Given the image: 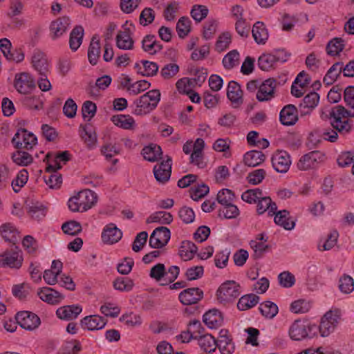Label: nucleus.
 <instances>
[{
	"label": "nucleus",
	"mask_w": 354,
	"mask_h": 354,
	"mask_svg": "<svg viewBox=\"0 0 354 354\" xmlns=\"http://www.w3.org/2000/svg\"><path fill=\"white\" fill-rule=\"evenodd\" d=\"M344 100L348 109L341 105L335 106L329 112V119L331 126L346 135L353 127L348 118H354V86H349L344 89Z\"/></svg>",
	"instance_id": "nucleus-1"
},
{
	"label": "nucleus",
	"mask_w": 354,
	"mask_h": 354,
	"mask_svg": "<svg viewBox=\"0 0 354 354\" xmlns=\"http://www.w3.org/2000/svg\"><path fill=\"white\" fill-rule=\"evenodd\" d=\"M160 92L158 89L149 91L133 101L132 113L136 115H145L157 107L160 101Z\"/></svg>",
	"instance_id": "nucleus-2"
},
{
	"label": "nucleus",
	"mask_w": 354,
	"mask_h": 354,
	"mask_svg": "<svg viewBox=\"0 0 354 354\" xmlns=\"http://www.w3.org/2000/svg\"><path fill=\"white\" fill-rule=\"evenodd\" d=\"M22 252L15 246L0 254V267L19 269L23 263Z\"/></svg>",
	"instance_id": "nucleus-3"
},
{
	"label": "nucleus",
	"mask_w": 354,
	"mask_h": 354,
	"mask_svg": "<svg viewBox=\"0 0 354 354\" xmlns=\"http://www.w3.org/2000/svg\"><path fill=\"white\" fill-rule=\"evenodd\" d=\"M240 286L234 281H227L217 290V299L221 303L234 301L240 295Z\"/></svg>",
	"instance_id": "nucleus-4"
},
{
	"label": "nucleus",
	"mask_w": 354,
	"mask_h": 354,
	"mask_svg": "<svg viewBox=\"0 0 354 354\" xmlns=\"http://www.w3.org/2000/svg\"><path fill=\"white\" fill-rule=\"evenodd\" d=\"M315 325L307 324L300 320H296L289 329V335L293 340L300 341L306 337H311L316 333Z\"/></svg>",
	"instance_id": "nucleus-5"
},
{
	"label": "nucleus",
	"mask_w": 354,
	"mask_h": 354,
	"mask_svg": "<svg viewBox=\"0 0 354 354\" xmlns=\"http://www.w3.org/2000/svg\"><path fill=\"white\" fill-rule=\"evenodd\" d=\"M13 85L18 93L27 95L35 88V81L29 73L21 72L15 74Z\"/></svg>",
	"instance_id": "nucleus-6"
},
{
	"label": "nucleus",
	"mask_w": 354,
	"mask_h": 354,
	"mask_svg": "<svg viewBox=\"0 0 354 354\" xmlns=\"http://www.w3.org/2000/svg\"><path fill=\"white\" fill-rule=\"evenodd\" d=\"M37 141L36 136L25 129H19L12 139V143L17 149L27 150L32 149Z\"/></svg>",
	"instance_id": "nucleus-7"
},
{
	"label": "nucleus",
	"mask_w": 354,
	"mask_h": 354,
	"mask_svg": "<svg viewBox=\"0 0 354 354\" xmlns=\"http://www.w3.org/2000/svg\"><path fill=\"white\" fill-rule=\"evenodd\" d=\"M340 312L339 310H329L322 318L319 329L322 337H327L332 333L339 319Z\"/></svg>",
	"instance_id": "nucleus-8"
},
{
	"label": "nucleus",
	"mask_w": 354,
	"mask_h": 354,
	"mask_svg": "<svg viewBox=\"0 0 354 354\" xmlns=\"http://www.w3.org/2000/svg\"><path fill=\"white\" fill-rule=\"evenodd\" d=\"M17 323L24 329L32 331L41 324L40 318L30 311H20L15 315Z\"/></svg>",
	"instance_id": "nucleus-9"
},
{
	"label": "nucleus",
	"mask_w": 354,
	"mask_h": 354,
	"mask_svg": "<svg viewBox=\"0 0 354 354\" xmlns=\"http://www.w3.org/2000/svg\"><path fill=\"white\" fill-rule=\"evenodd\" d=\"M324 155L319 151H310L302 156L299 160L297 167L301 171H307L318 167L323 162Z\"/></svg>",
	"instance_id": "nucleus-10"
},
{
	"label": "nucleus",
	"mask_w": 354,
	"mask_h": 354,
	"mask_svg": "<svg viewBox=\"0 0 354 354\" xmlns=\"http://www.w3.org/2000/svg\"><path fill=\"white\" fill-rule=\"evenodd\" d=\"M289 55L283 50H279L275 55L263 54L259 57L258 66L261 70L268 71L274 67L277 62H285L287 61Z\"/></svg>",
	"instance_id": "nucleus-11"
},
{
	"label": "nucleus",
	"mask_w": 354,
	"mask_h": 354,
	"mask_svg": "<svg viewBox=\"0 0 354 354\" xmlns=\"http://www.w3.org/2000/svg\"><path fill=\"white\" fill-rule=\"evenodd\" d=\"M171 236L170 230L166 227H156L149 238V245L156 249L161 248L167 245Z\"/></svg>",
	"instance_id": "nucleus-12"
},
{
	"label": "nucleus",
	"mask_w": 354,
	"mask_h": 354,
	"mask_svg": "<svg viewBox=\"0 0 354 354\" xmlns=\"http://www.w3.org/2000/svg\"><path fill=\"white\" fill-rule=\"evenodd\" d=\"M276 86V80L273 78H269L261 82L257 92V99L259 102H266L274 98Z\"/></svg>",
	"instance_id": "nucleus-13"
},
{
	"label": "nucleus",
	"mask_w": 354,
	"mask_h": 354,
	"mask_svg": "<svg viewBox=\"0 0 354 354\" xmlns=\"http://www.w3.org/2000/svg\"><path fill=\"white\" fill-rule=\"evenodd\" d=\"M271 161L273 168L279 173H286L291 165L290 156L286 151H277Z\"/></svg>",
	"instance_id": "nucleus-14"
},
{
	"label": "nucleus",
	"mask_w": 354,
	"mask_h": 354,
	"mask_svg": "<svg viewBox=\"0 0 354 354\" xmlns=\"http://www.w3.org/2000/svg\"><path fill=\"white\" fill-rule=\"evenodd\" d=\"M70 26L68 17H59L51 21L49 26L50 37L55 40L66 33Z\"/></svg>",
	"instance_id": "nucleus-15"
},
{
	"label": "nucleus",
	"mask_w": 354,
	"mask_h": 354,
	"mask_svg": "<svg viewBox=\"0 0 354 354\" xmlns=\"http://www.w3.org/2000/svg\"><path fill=\"white\" fill-rule=\"evenodd\" d=\"M171 174V159L168 158L153 167V174L156 180L161 184L169 181Z\"/></svg>",
	"instance_id": "nucleus-16"
},
{
	"label": "nucleus",
	"mask_w": 354,
	"mask_h": 354,
	"mask_svg": "<svg viewBox=\"0 0 354 354\" xmlns=\"http://www.w3.org/2000/svg\"><path fill=\"white\" fill-rule=\"evenodd\" d=\"M203 297V292L198 288H187L180 292L178 299L185 306L197 304Z\"/></svg>",
	"instance_id": "nucleus-17"
},
{
	"label": "nucleus",
	"mask_w": 354,
	"mask_h": 354,
	"mask_svg": "<svg viewBox=\"0 0 354 354\" xmlns=\"http://www.w3.org/2000/svg\"><path fill=\"white\" fill-rule=\"evenodd\" d=\"M37 295L43 301L51 305L59 304L64 298L62 293L49 287H43L38 289Z\"/></svg>",
	"instance_id": "nucleus-18"
},
{
	"label": "nucleus",
	"mask_w": 354,
	"mask_h": 354,
	"mask_svg": "<svg viewBox=\"0 0 354 354\" xmlns=\"http://www.w3.org/2000/svg\"><path fill=\"white\" fill-rule=\"evenodd\" d=\"M216 344L221 354H232L234 352V344L227 330H221Z\"/></svg>",
	"instance_id": "nucleus-19"
},
{
	"label": "nucleus",
	"mask_w": 354,
	"mask_h": 354,
	"mask_svg": "<svg viewBox=\"0 0 354 354\" xmlns=\"http://www.w3.org/2000/svg\"><path fill=\"white\" fill-rule=\"evenodd\" d=\"M32 64L33 68L40 75L46 76L49 72L48 62L46 55L39 51H35L32 57Z\"/></svg>",
	"instance_id": "nucleus-20"
},
{
	"label": "nucleus",
	"mask_w": 354,
	"mask_h": 354,
	"mask_svg": "<svg viewBox=\"0 0 354 354\" xmlns=\"http://www.w3.org/2000/svg\"><path fill=\"white\" fill-rule=\"evenodd\" d=\"M122 236V232L115 224L110 223L104 229L102 239L104 243L113 244L118 242Z\"/></svg>",
	"instance_id": "nucleus-21"
},
{
	"label": "nucleus",
	"mask_w": 354,
	"mask_h": 354,
	"mask_svg": "<svg viewBox=\"0 0 354 354\" xmlns=\"http://www.w3.org/2000/svg\"><path fill=\"white\" fill-rule=\"evenodd\" d=\"M106 320L100 315L86 316L81 320V326L84 329L88 330H100L103 328Z\"/></svg>",
	"instance_id": "nucleus-22"
},
{
	"label": "nucleus",
	"mask_w": 354,
	"mask_h": 354,
	"mask_svg": "<svg viewBox=\"0 0 354 354\" xmlns=\"http://www.w3.org/2000/svg\"><path fill=\"white\" fill-rule=\"evenodd\" d=\"M279 119L283 125H293L298 120L297 108L292 104L285 106L280 112Z\"/></svg>",
	"instance_id": "nucleus-23"
},
{
	"label": "nucleus",
	"mask_w": 354,
	"mask_h": 354,
	"mask_svg": "<svg viewBox=\"0 0 354 354\" xmlns=\"http://www.w3.org/2000/svg\"><path fill=\"white\" fill-rule=\"evenodd\" d=\"M76 197L84 211L91 208L97 202L96 194L90 189H84L80 192Z\"/></svg>",
	"instance_id": "nucleus-24"
},
{
	"label": "nucleus",
	"mask_w": 354,
	"mask_h": 354,
	"mask_svg": "<svg viewBox=\"0 0 354 354\" xmlns=\"http://www.w3.org/2000/svg\"><path fill=\"white\" fill-rule=\"evenodd\" d=\"M82 310L80 305L64 306L56 310V315L61 319L71 320L77 318Z\"/></svg>",
	"instance_id": "nucleus-25"
},
{
	"label": "nucleus",
	"mask_w": 354,
	"mask_h": 354,
	"mask_svg": "<svg viewBox=\"0 0 354 354\" xmlns=\"http://www.w3.org/2000/svg\"><path fill=\"white\" fill-rule=\"evenodd\" d=\"M116 46L122 50H132L133 48L134 41L131 36L129 28H124V30H120L115 38Z\"/></svg>",
	"instance_id": "nucleus-26"
},
{
	"label": "nucleus",
	"mask_w": 354,
	"mask_h": 354,
	"mask_svg": "<svg viewBox=\"0 0 354 354\" xmlns=\"http://www.w3.org/2000/svg\"><path fill=\"white\" fill-rule=\"evenodd\" d=\"M134 68L138 73L147 77L153 76L158 71V66L156 62L147 60L136 63Z\"/></svg>",
	"instance_id": "nucleus-27"
},
{
	"label": "nucleus",
	"mask_w": 354,
	"mask_h": 354,
	"mask_svg": "<svg viewBox=\"0 0 354 354\" xmlns=\"http://www.w3.org/2000/svg\"><path fill=\"white\" fill-rule=\"evenodd\" d=\"M142 48L145 52L155 55L162 49V46L156 40L155 35H147L142 41Z\"/></svg>",
	"instance_id": "nucleus-28"
},
{
	"label": "nucleus",
	"mask_w": 354,
	"mask_h": 354,
	"mask_svg": "<svg viewBox=\"0 0 354 354\" xmlns=\"http://www.w3.org/2000/svg\"><path fill=\"white\" fill-rule=\"evenodd\" d=\"M223 321L221 313L216 309L210 310L203 315L204 323L210 328H218L222 324Z\"/></svg>",
	"instance_id": "nucleus-29"
},
{
	"label": "nucleus",
	"mask_w": 354,
	"mask_h": 354,
	"mask_svg": "<svg viewBox=\"0 0 354 354\" xmlns=\"http://www.w3.org/2000/svg\"><path fill=\"white\" fill-rule=\"evenodd\" d=\"M252 35L258 44H265L269 37L266 25L261 21H257L253 25Z\"/></svg>",
	"instance_id": "nucleus-30"
},
{
	"label": "nucleus",
	"mask_w": 354,
	"mask_h": 354,
	"mask_svg": "<svg viewBox=\"0 0 354 354\" xmlns=\"http://www.w3.org/2000/svg\"><path fill=\"white\" fill-rule=\"evenodd\" d=\"M100 56V43L97 35H93L88 48V59L93 66L97 64Z\"/></svg>",
	"instance_id": "nucleus-31"
},
{
	"label": "nucleus",
	"mask_w": 354,
	"mask_h": 354,
	"mask_svg": "<svg viewBox=\"0 0 354 354\" xmlns=\"http://www.w3.org/2000/svg\"><path fill=\"white\" fill-rule=\"evenodd\" d=\"M266 160V156L261 151L252 150L247 152L243 157L245 165L248 167H257L263 163Z\"/></svg>",
	"instance_id": "nucleus-32"
},
{
	"label": "nucleus",
	"mask_w": 354,
	"mask_h": 354,
	"mask_svg": "<svg viewBox=\"0 0 354 354\" xmlns=\"http://www.w3.org/2000/svg\"><path fill=\"white\" fill-rule=\"evenodd\" d=\"M277 207L275 203H273L269 196H261V198L257 201V212L262 214L268 211V214L272 216L275 214Z\"/></svg>",
	"instance_id": "nucleus-33"
},
{
	"label": "nucleus",
	"mask_w": 354,
	"mask_h": 354,
	"mask_svg": "<svg viewBox=\"0 0 354 354\" xmlns=\"http://www.w3.org/2000/svg\"><path fill=\"white\" fill-rule=\"evenodd\" d=\"M84 34L82 26H76L71 31L69 37V46L73 51H76L82 43Z\"/></svg>",
	"instance_id": "nucleus-34"
},
{
	"label": "nucleus",
	"mask_w": 354,
	"mask_h": 354,
	"mask_svg": "<svg viewBox=\"0 0 354 354\" xmlns=\"http://www.w3.org/2000/svg\"><path fill=\"white\" fill-rule=\"evenodd\" d=\"M144 158L149 162L158 161L162 154L161 147L156 144L145 147L142 150Z\"/></svg>",
	"instance_id": "nucleus-35"
},
{
	"label": "nucleus",
	"mask_w": 354,
	"mask_h": 354,
	"mask_svg": "<svg viewBox=\"0 0 354 354\" xmlns=\"http://www.w3.org/2000/svg\"><path fill=\"white\" fill-rule=\"evenodd\" d=\"M0 232L6 241L15 243L18 240L19 232L10 223L3 224L0 227Z\"/></svg>",
	"instance_id": "nucleus-36"
},
{
	"label": "nucleus",
	"mask_w": 354,
	"mask_h": 354,
	"mask_svg": "<svg viewBox=\"0 0 354 354\" xmlns=\"http://www.w3.org/2000/svg\"><path fill=\"white\" fill-rule=\"evenodd\" d=\"M198 248L190 241H183L179 250V255L184 261H189L193 259L196 253Z\"/></svg>",
	"instance_id": "nucleus-37"
},
{
	"label": "nucleus",
	"mask_w": 354,
	"mask_h": 354,
	"mask_svg": "<svg viewBox=\"0 0 354 354\" xmlns=\"http://www.w3.org/2000/svg\"><path fill=\"white\" fill-rule=\"evenodd\" d=\"M274 222L278 225L283 227L287 230H290L295 227V222L290 218L289 212L281 210L274 214Z\"/></svg>",
	"instance_id": "nucleus-38"
},
{
	"label": "nucleus",
	"mask_w": 354,
	"mask_h": 354,
	"mask_svg": "<svg viewBox=\"0 0 354 354\" xmlns=\"http://www.w3.org/2000/svg\"><path fill=\"white\" fill-rule=\"evenodd\" d=\"M71 158V154L68 151L59 152L55 154L53 162L46 167V171H55L62 168L61 162L65 164Z\"/></svg>",
	"instance_id": "nucleus-39"
},
{
	"label": "nucleus",
	"mask_w": 354,
	"mask_h": 354,
	"mask_svg": "<svg viewBox=\"0 0 354 354\" xmlns=\"http://www.w3.org/2000/svg\"><path fill=\"white\" fill-rule=\"evenodd\" d=\"M111 121L116 126L124 129H133L136 126V122L129 115H117L111 118Z\"/></svg>",
	"instance_id": "nucleus-40"
},
{
	"label": "nucleus",
	"mask_w": 354,
	"mask_h": 354,
	"mask_svg": "<svg viewBox=\"0 0 354 354\" xmlns=\"http://www.w3.org/2000/svg\"><path fill=\"white\" fill-rule=\"evenodd\" d=\"M227 97L232 102L238 103L242 101L243 91L236 82L230 81L228 83Z\"/></svg>",
	"instance_id": "nucleus-41"
},
{
	"label": "nucleus",
	"mask_w": 354,
	"mask_h": 354,
	"mask_svg": "<svg viewBox=\"0 0 354 354\" xmlns=\"http://www.w3.org/2000/svg\"><path fill=\"white\" fill-rule=\"evenodd\" d=\"M342 72V62L335 63L327 71L323 82L327 85H332Z\"/></svg>",
	"instance_id": "nucleus-42"
},
{
	"label": "nucleus",
	"mask_w": 354,
	"mask_h": 354,
	"mask_svg": "<svg viewBox=\"0 0 354 354\" xmlns=\"http://www.w3.org/2000/svg\"><path fill=\"white\" fill-rule=\"evenodd\" d=\"M173 221V216L164 211H158L151 214L146 220L147 223H158L162 225L169 224Z\"/></svg>",
	"instance_id": "nucleus-43"
},
{
	"label": "nucleus",
	"mask_w": 354,
	"mask_h": 354,
	"mask_svg": "<svg viewBox=\"0 0 354 354\" xmlns=\"http://www.w3.org/2000/svg\"><path fill=\"white\" fill-rule=\"evenodd\" d=\"M197 339L198 345L205 352L212 353L217 348L216 340L209 334L200 336Z\"/></svg>",
	"instance_id": "nucleus-44"
},
{
	"label": "nucleus",
	"mask_w": 354,
	"mask_h": 354,
	"mask_svg": "<svg viewBox=\"0 0 354 354\" xmlns=\"http://www.w3.org/2000/svg\"><path fill=\"white\" fill-rule=\"evenodd\" d=\"M319 101V95L316 92H310L304 97L299 106L301 109H307L305 111L307 113L318 105Z\"/></svg>",
	"instance_id": "nucleus-45"
},
{
	"label": "nucleus",
	"mask_w": 354,
	"mask_h": 354,
	"mask_svg": "<svg viewBox=\"0 0 354 354\" xmlns=\"http://www.w3.org/2000/svg\"><path fill=\"white\" fill-rule=\"evenodd\" d=\"M259 301V297L250 294L241 297L237 304V307L240 310H245L256 306Z\"/></svg>",
	"instance_id": "nucleus-46"
},
{
	"label": "nucleus",
	"mask_w": 354,
	"mask_h": 354,
	"mask_svg": "<svg viewBox=\"0 0 354 354\" xmlns=\"http://www.w3.org/2000/svg\"><path fill=\"white\" fill-rule=\"evenodd\" d=\"M259 310L263 316L272 319L278 313V306L274 303L267 301L260 304Z\"/></svg>",
	"instance_id": "nucleus-47"
},
{
	"label": "nucleus",
	"mask_w": 354,
	"mask_h": 354,
	"mask_svg": "<svg viewBox=\"0 0 354 354\" xmlns=\"http://www.w3.org/2000/svg\"><path fill=\"white\" fill-rule=\"evenodd\" d=\"M26 208L29 216L35 220H40L46 216L44 207L38 203L28 204Z\"/></svg>",
	"instance_id": "nucleus-48"
},
{
	"label": "nucleus",
	"mask_w": 354,
	"mask_h": 354,
	"mask_svg": "<svg viewBox=\"0 0 354 354\" xmlns=\"http://www.w3.org/2000/svg\"><path fill=\"white\" fill-rule=\"evenodd\" d=\"M81 349L80 342L77 340H72L63 344L57 354H78Z\"/></svg>",
	"instance_id": "nucleus-49"
},
{
	"label": "nucleus",
	"mask_w": 354,
	"mask_h": 354,
	"mask_svg": "<svg viewBox=\"0 0 354 354\" xmlns=\"http://www.w3.org/2000/svg\"><path fill=\"white\" fill-rule=\"evenodd\" d=\"M111 83V77L109 75H103L97 79L95 85H91L88 88V92L92 95H96L97 89L105 90Z\"/></svg>",
	"instance_id": "nucleus-50"
},
{
	"label": "nucleus",
	"mask_w": 354,
	"mask_h": 354,
	"mask_svg": "<svg viewBox=\"0 0 354 354\" xmlns=\"http://www.w3.org/2000/svg\"><path fill=\"white\" fill-rule=\"evenodd\" d=\"M12 159L15 163L20 166H27L33 160L32 156L24 151H17L14 153Z\"/></svg>",
	"instance_id": "nucleus-51"
},
{
	"label": "nucleus",
	"mask_w": 354,
	"mask_h": 354,
	"mask_svg": "<svg viewBox=\"0 0 354 354\" xmlns=\"http://www.w3.org/2000/svg\"><path fill=\"white\" fill-rule=\"evenodd\" d=\"M191 30V21L188 17H183L176 24V31L180 38H185Z\"/></svg>",
	"instance_id": "nucleus-52"
},
{
	"label": "nucleus",
	"mask_w": 354,
	"mask_h": 354,
	"mask_svg": "<svg viewBox=\"0 0 354 354\" xmlns=\"http://www.w3.org/2000/svg\"><path fill=\"white\" fill-rule=\"evenodd\" d=\"M344 41L341 38H334L326 46L327 53L335 56L338 55L344 48Z\"/></svg>",
	"instance_id": "nucleus-53"
},
{
	"label": "nucleus",
	"mask_w": 354,
	"mask_h": 354,
	"mask_svg": "<svg viewBox=\"0 0 354 354\" xmlns=\"http://www.w3.org/2000/svg\"><path fill=\"white\" fill-rule=\"evenodd\" d=\"M232 41V35L230 32H224L221 34L216 42L215 49L218 52L226 50Z\"/></svg>",
	"instance_id": "nucleus-54"
},
{
	"label": "nucleus",
	"mask_w": 354,
	"mask_h": 354,
	"mask_svg": "<svg viewBox=\"0 0 354 354\" xmlns=\"http://www.w3.org/2000/svg\"><path fill=\"white\" fill-rule=\"evenodd\" d=\"M311 308L310 303L305 299H298L290 304V311L294 313H306Z\"/></svg>",
	"instance_id": "nucleus-55"
},
{
	"label": "nucleus",
	"mask_w": 354,
	"mask_h": 354,
	"mask_svg": "<svg viewBox=\"0 0 354 354\" xmlns=\"http://www.w3.org/2000/svg\"><path fill=\"white\" fill-rule=\"evenodd\" d=\"M133 281L129 277H118L113 281V287L120 291H130L133 287Z\"/></svg>",
	"instance_id": "nucleus-56"
},
{
	"label": "nucleus",
	"mask_w": 354,
	"mask_h": 354,
	"mask_svg": "<svg viewBox=\"0 0 354 354\" xmlns=\"http://www.w3.org/2000/svg\"><path fill=\"white\" fill-rule=\"evenodd\" d=\"M28 179V171L26 169L21 170L16 178L12 181V187L15 192H19L21 188L27 183Z\"/></svg>",
	"instance_id": "nucleus-57"
},
{
	"label": "nucleus",
	"mask_w": 354,
	"mask_h": 354,
	"mask_svg": "<svg viewBox=\"0 0 354 354\" xmlns=\"http://www.w3.org/2000/svg\"><path fill=\"white\" fill-rule=\"evenodd\" d=\"M263 196L262 191L259 188L248 189L241 195V198L248 203H255Z\"/></svg>",
	"instance_id": "nucleus-58"
},
{
	"label": "nucleus",
	"mask_w": 354,
	"mask_h": 354,
	"mask_svg": "<svg viewBox=\"0 0 354 354\" xmlns=\"http://www.w3.org/2000/svg\"><path fill=\"white\" fill-rule=\"evenodd\" d=\"M239 54L237 50L229 52L223 59V64L225 68L231 69L239 64Z\"/></svg>",
	"instance_id": "nucleus-59"
},
{
	"label": "nucleus",
	"mask_w": 354,
	"mask_h": 354,
	"mask_svg": "<svg viewBox=\"0 0 354 354\" xmlns=\"http://www.w3.org/2000/svg\"><path fill=\"white\" fill-rule=\"evenodd\" d=\"M234 198V193L228 189H223L217 194V201L223 207L232 204Z\"/></svg>",
	"instance_id": "nucleus-60"
},
{
	"label": "nucleus",
	"mask_w": 354,
	"mask_h": 354,
	"mask_svg": "<svg viewBox=\"0 0 354 354\" xmlns=\"http://www.w3.org/2000/svg\"><path fill=\"white\" fill-rule=\"evenodd\" d=\"M339 288L345 294L351 293L354 290V281L352 277L344 274L339 281Z\"/></svg>",
	"instance_id": "nucleus-61"
},
{
	"label": "nucleus",
	"mask_w": 354,
	"mask_h": 354,
	"mask_svg": "<svg viewBox=\"0 0 354 354\" xmlns=\"http://www.w3.org/2000/svg\"><path fill=\"white\" fill-rule=\"evenodd\" d=\"M53 172V174L48 176H44V181L49 188L58 189L62 183V178L60 174L57 173V171Z\"/></svg>",
	"instance_id": "nucleus-62"
},
{
	"label": "nucleus",
	"mask_w": 354,
	"mask_h": 354,
	"mask_svg": "<svg viewBox=\"0 0 354 354\" xmlns=\"http://www.w3.org/2000/svg\"><path fill=\"white\" fill-rule=\"evenodd\" d=\"M62 229L65 234L75 236L82 231V226L75 221H70L63 223Z\"/></svg>",
	"instance_id": "nucleus-63"
},
{
	"label": "nucleus",
	"mask_w": 354,
	"mask_h": 354,
	"mask_svg": "<svg viewBox=\"0 0 354 354\" xmlns=\"http://www.w3.org/2000/svg\"><path fill=\"white\" fill-rule=\"evenodd\" d=\"M179 10V5L176 1H171L165 6L163 16L167 21H173Z\"/></svg>",
	"instance_id": "nucleus-64"
}]
</instances>
